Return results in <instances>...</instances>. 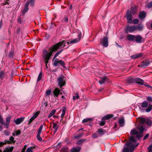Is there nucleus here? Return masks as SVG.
Instances as JSON below:
<instances>
[{"label":"nucleus","instance_id":"e2e57ef3","mask_svg":"<svg viewBox=\"0 0 152 152\" xmlns=\"http://www.w3.org/2000/svg\"><path fill=\"white\" fill-rule=\"evenodd\" d=\"M20 131L19 130H18L15 132V134L16 135H18L20 134Z\"/></svg>","mask_w":152,"mask_h":152},{"label":"nucleus","instance_id":"2eb2a0df","mask_svg":"<svg viewBox=\"0 0 152 152\" xmlns=\"http://www.w3.org/2000/svg\"><path fill=\"white\" fill-rule=\"evenodd\" d=\"M11 118V115L8 116L6 118V124H5L7 129H8L9 127V125L10 123V121Z\"/></svg>","mask_w":152,"mask_h":152},{"label":"nucleus","instance_id":"79ce46f5","mask_svg":"<svg viewBox=\"0 0 152 152\" xmlns=\"http://www.w3.org/2000/svg\"><path fill=\"white\" fill-rule=\"evenodd\" d=\"M40 134H41L37 133V140L40 141H42V138L40 137Z\"/></svg>","mask_w":152,"mask_h":152},{"label":"nucleus","instance_id":"a878e982","mask_svg":"<svg viewBox=\"0 0 152 152\" xmlns=\"http://www.w3.org/2000/svg\"><path fill=\"white\" fill-rule=\"evenodd\" d=\"M66 110V108L65 107H62V113L61 115V118H62L64 117V116L65 114Z\"/></svg>","mask_w":152,"mask_h":152},{"label":"nucleus","instance_id":"4468645a","mask_svg":"<svg viewBox=\"0 0 152 152\" xmlns=\"http://www.w3.org/2000/svg\"><path fill=\"white\" fill-rule=\"evenodd\" d=\"M136 82L135 83H137L138 84L144 85L145 86V84H146V83H145L144 81L142 79L139 78H135Z\"/></svg>","mask_w":152,"mask_h":152},{"label":"nucleus","instance_id":"a19ab883","mask_svg":"<svg viewBox=\"0 0 152 152\" xmlns=\"http://www.w3.org/2000/svg\"><path fill=\"white\" fill-rule=\"evenodd\" d=\"M105 120L102 118V121L99 124V125L101 126H103L105 125Z\"/></svg>","mask_w":152,"mask_h":152},{"label":"nucleus","instance_id":"ddd939ff","mask_svg":"<svg viewBox=\"0 0 152 152\" xmlns=\"http://www.w3.org/2000/svg\"><path fill=\"white\" fill-rule=\"evenodd\" d=\"M25 117H22L20 118H17L16 120L14 119V122L16 125H19L21 123L24 121Z\"/></svg>","mask_w":152,"mask_h":152},{"label":"nucleus","instance_id":"f3484780","mask_svg":"<svg viewBox=\"0 0 152 152\" xmlns=\"http://www.w3.org/2000/svg\"><path fill=\"white\" fill-rule=\"evenodd\" d=\"M143 56V54L142 53H139L137 54L133 55L131 56V58L132 59H136L138 58L141 57Z\"/></svg>","mask_w":152,"mask_h":152},{"label":"nucleus","instance_id":"39448f33","mask_svg":"<svg viewBox=\"0 0 152 152\" xmlns=\"http://www.w3.org/2000/svg\"><path fill=\"white\" fill-rule=\"evenodd\" d=\"M135 12L128 10L125 17L126 18L128 23H132L133 15L135 14Z\"/></svg>","mask_w":152,"mask_h":152},{"label":"nucleus","instance_id":"3c124183","mask_svg":"<svg viewBox=\"0 0 152 152\" xmlns=\"http://www.w3.org/2000/svg\"><path fill=\"white\" fill-rule=\"evenodd\" d=\"M147 100L149 102H152V97L151 96H148L147 98Z\"/></svg>","mask_w":152,"mask_h":152},{"label":"nucleus","instance_id":"7ed1b4c3","mask_svg":"<svg viewBox=\"0 0 152 152\" xmlns=\"http://www.w3.org/2000/svg\"><path fill=\"white\" fill-rule=\"evenodd\" d=\"M141 106L140 108L141 110H145L147 113L150 112L152 109V105L151 104H148L147 101H144L141 103Z\"/></svg>","mask_w":152,"mask_h":152},{"label":"nucleus","instance_id":"a18cd8bd","mask_svg":"<svg viewBox=\"0 0 152 152\" xmlns=\"http://www.w3.org/2000/svg\"><path fill=\"white\" fill-rule=\"evenodd\" d=\"M10 0H4V2L2 3L1 4L2 5H4L6 4H9V3L8 2Z\"/></svg>","mask_w":152,"mask_h":152},{"label":"nucleus","instance_id":"f704fd0d","mask_svg":"<svg viewBox=\"0 0 152 152\" xmlns=\"http://www.w3.org/2000/svg\"><path fill=\"white\" fill-rule=\"evenodd\" d=\"M4 72L3 71H1L0 72V78L1 80L3 79V77L5 76Z\"/></svg>","mask_w":152,"mask_h":152},{"label":"nucleus","instance_id":"bb28decb","mask_svg":"<svg viewBox=\"0 0 152 152\" xmlns=\"http://www.w3.org/2000/svg\"><path fill=\"white\" fill-rule=\"evenodd\" d=\"M136 80L135 78H129L127 80V82L129 83H135Z\"/></svg>","mask_w":152,"mask_h":152},{"label":"nucleus","instance_id":"58836bf2","mask_svg":"<svg viewBox=\"0 0 152 152\" xmlns=\"http://www.w3.org/2000/svg\"><path fill=\"white\" fill-rule=\"evenodd\" d=\"M97 132H98L100 134L102 135L103 134V130L101 128L99 129Z\"/></svg>","mask_w":152,"mask_h":152},{"label":"nucleus","instance_id":"774afa93","mask_svg":"<svg viewBox=\"0 0 152 152\" xmlns=\"http://www.w3.org/2000/svg\"><path fill=\"white\" fill-rule=\"evenodd\" d=\"M56 112V110H52L51 111L50 113L51 114L53 115L55 114Z\"/></svg>","mask_w":152,"mask_h":152},{"label":"nucleus","instance_id":"13d9d810","mask_svg":"<svg viewBox=\"0 0 152 152\" xmlns=\"http://www.w3.org/2000/svg\"><path fill=\"white\" fill-rule=\"evenodd\" d=\"M51 91L50 90H49L46 91V94L47 95H50V94Z\"/></svg>","mask_w":152,"mask_h":152},{"label":"nucleus","instance_id":"72a5a7b5","mask_svg":"<svg viewBox=\"0 0 152 152\" xmlns=\"http://www.w3.org/2000/svg\"><path fill=\"white\" fill-rule=\"evenodd\" d=\"M86 140L85 139H80L78 140L77 142V144L78 145H80L82 144V143L85 142Z\"/></svg>","mask_w":152,"mask_h":152},{"label":"nucleus","instance_id":"dca6fc26","mask_svg":"<svg viewBox=\"0 0 152 152\" xmlns=\"http://www.w3.org/2000/svg\"><path fill=\"white\" fill-rule=\"evenodd\" d=\"M60 90L58 88H56L53 91V95L56 97H58L59 94H61V93H60Z\"/></svg>","mask_w":152,"mask_h":152},{"label":"nucleus","instance_id":"338daca9","mask_svg":"<svg viewBox=\"0 0 152 152\" xmlns=\"http://www.w3.org/2000/svg\"><path fill=\"white\" fill-rule=\"evenodd\" d=\"M149 134H146L143 138V140H145L149 136Z\"/></svg>","mask_w":152,"mask_h":152},{"label":"nucleus","instance_id":"0e129e2a","mask_svg":"<svg viewBox=\"0 0 152 152\" xmlns=\"http://www.w3.org/2000/svg\"><path fill=\"white\" fill-rule=\"evenodd\" d=\"M3 25L2 20H0V29L2 27Z\"/></svg>","mask_w":152,"mask_h":152},{"label":"nucleus","instance_id":"e433bc0d","mask_svg":"<svg viewBox=\"0 0 152 152\" xmlns=\"http://www.w3.org/2000/svg\"><path fill=\"white\" fill-rule=\"evenodd\" d=\"M59 64L61 65L64 68L66 67L65 62L62 60H61L59 61Z\"/></svg>","mask_w":152,"mask_h":152},{"label":"nucleus","instance_id":"c03bdc74","mask_svg":"<svg viewBox=\"0 0 152 152\" xmlns=\"http://www.w3.org/2000/svg\"><path fill=\"white\" fill-rule=\"evenodd\" d=\"M39 111L37 112L36 113H35L33 115V116H32L33 117L34 119H35V118H36L39 114Z\"/></svg>","mask_w":152,"mask_h":152},{"label":"nucleus","instance_id":"1a4fd4ad","mask_svg":"<svg viewBox=\"0 0 152 152\" xmlns=\"http://www.w3.org/2000/svg\"><path fill=\"white\" fill-rule=\"evenodd\" d=\"M100 44L104 47H107L108 45V38L107 37H104L100 42Z\"/></svg>","mask_w":152,"mask_h":152},{"label":"nucleus","instance_id":"49530a36","mask_svg":"<svg viewBox=\"0 0 152 152\" xmlns=\"http://www.w3.org/2000/svg\"><path fill=\"white\" fill-rule=\"evenodd\" d=\"M139 20L137 19H134L133 21L132 20V23L134 24H137L138 23Z\"/></svg>","mask_w":152,"mask_h":152},{"label":"nucleus","instance_id":"2f4dec72","mask_svg":"<svg viewBox=\"0 0 152 152\" xmlns=\"http://www.w3.org/2000/svg\"><path fill=\"white\" fill-rule=\"evenodd\" d=\"M14 138L12 136H11L10 138V141L8 140V141L10 142L9 143H7V144H10L12 142L15 143L16 141L14 140Z\"/></svg>","mask_w":152,"mask_h":152},{"label":"nucleus","instance_id":"603ef678","mask_svg":"<svg viewBox=\"0 0 152 152\" xmlns=\"http://www.w3.org/2000/svg\"><path fill=\"white\" fill-rule=\"evenodd\" d=\"M53 129H56V128H58V126H57V124L55 122L53 123Z\"/></svg>","mask_w":152,"mask_h":152},{"label":"nucleus","instance_id":"6e6d98bb","mask_svg":"<svg viewBox=\"0 0 152 152\" xmlns=\"http://www.w3.org/2000/svg\"><path fill=\"white\" fill-rule=\"evenodd\" d=\"M34 119V118L32 117L29 119L28 124L29 125L31 124L33 120Z\"/></svg>","mask_w":152,"mask_h":152},{"label":"nucleus","instance_id":"cd10ccee","mask_svg":"<svg viewBox=\"0 0 152 152\" xmlns=\"http://www.w3.org/2000/svg\"><path fill=\"white\" fill-rule=\"evenodd\" d=\"M92 121V119L91 118H87L84 119L82 121V122L85 123L88 122H91Z\"/></svg>","mask_w":152,"mask_h":152},{"label":"nucleus","instance_id":"c85d7f7f","mask_svg":"<svg viewBox=\"0 0 152 152\" xmlns=\"http://www.w3.org/2000/svg\"><path fill=\"white\" fill-rule=\"evenodd\" d=\"M119 123L121 126H123L124 125V118H121L119 120Z\"/></svg>","mask_w":152,"mask_h":152},{"label":"nucleus","instance_id":"680f3d73","mask_svg":"<svg viewBox=\"0 0 152 152\" xmlns=\"http://www.w3.org/2000/svg\"><path fill=\"white\" fill-rule=\"evenodd\" d=\"M4 133L6 135H8L10 134V132L7 130H5L4 131Z\"/></svg>","mask_w":152,"mask_h":152},{"label":"nucleus","instance_id":"b1692460","mask_svg":"<svg viewBox=\"0 0 152 152\" xmlns=\"http://www.w3.org/2000/svg\"><path fill=\"white\" fill-rule=\"evenodd\" d=\"M14 147L12 146L11 147H9L6 148L2 152L1 151V152H12L13 149Z\"/></svg>","mask_w":152,"mask_h":152},{"label":"nucleus","instance_id":"052dcab7","mask_svg":"<svg viewBox=\"0 0 152 152\" xmlns=\"http://www.w3.org/2000/svg\"><path fill=\"white\" fill-rule=\"evenodd\" d=\"M98 137V134L97 133H95L93 134L92 137L93 138H95L97 137Z\"/></svg>","mask_w":152,"mask_h":152},{"label":"nucleus","instance_id":"f8f14e48","mask_svg":"<svg viewBox=\"0 0 152 152\" xmlns=\"http://www.w3.org/2000/svg\"><path fill=\"white\" fill-rule=\"evenodd\" d=\"M150 63L149 61L147 60L144 61H143L142 64L141 65H138V66L144 68L145 67L148 66L149 64Z\"/></svg>","mask_w":152,"mask_h":152},{"label":"nucleus","instance_id":"4be33fe9","mask_svg":"<svg viewBox=\"0 0 152 152\" xmlns=\"http://www.w3.org/2000/svg\"><path fill=\"white\" fill-rule=\"evenodd\" d=\"M81 148L80 147L73 148L71 150V151L72 152H79L81 150Z\"/></svg>","mask_w":152,"mask_h":152},{"label":"nucleus","instance_id":"a211bd4d","mask_svg":"<svg viewBox=\"0 0 152 152\" xmlns=\"http://www.w3.org/2000/svg\"><path fill=\"white\" fill-rule=\"evenodd\" d=\"M127 38L128 40L133 41L135 40V36L132 34H129L127 35Z\"/></svg>","mask_w":152,"mask_h":152},{"label":"nucleus","instance_id":"423d86ee","mask_svg":"<svg viewBox=\"0 0 152 152\" xmlns=\"http://www.w3.org/2000/svg\"><path fill=\"white\" fill-rule=\"evenodd\" d=\"M81 33L80 32H79L77 35V38L71 40L69 42H67V43L69 45V44L72 45L78 42L81 39Z\"/></svg>","mask_w":152,"mask_h":152},{"label":"nucleus","instance_id":"412c9836","mask_svg":"<svg viewBox=\"0 0 152 152\" xmlns=\"http://www.w3.org/2000/svg\"><path fill=\"white\" fill-rule=\"evenodd\" d=\"M37 146L35 145L28 148L26 151V152H33V150L36 148Z\"/></svg>","mask_w":152,"mask_h":152},{"label":"nucleus","instance_id":"aec40b11","mask_svg":"<svg viewBox=\"0 0 152 152\" xmlns=\"http://www.w3.org/2000/svg\"><path fill=\"white\" fill-rule=\"evenodd\" d=\"M139 18L142 19L146 17V14L144 11L140 12L139 14Z\"/></svg>","mask_w":152,"mask_h":152},{"label":"nucleus","instance_id":"37998d69","mask_svg":"<svg viewBox=\"0 0 152 152\" xmlns=\"http://www.w3.org/2000/svg\"><path fill=\"white\" fill-rule=\"evenodd\" d=\"M42 72H41L38 75V77L37 78V82H38L39 81H40L41 80L42 77Z\"/></svg>","mask_w":152,"mask_h":152},{"label":"nucleus","instance_id":"09e8293b","mask_svg":"<svg viewBox=\"0 0 152 152\" xmlns=\"http://www.w3.org/2000/svg\"><path fill=\"white\" fill-rule=\"evenodd\" d=\"M18 22V23L21 24L23 22L21 20V17L20 16H19L17 19Z\"/></svg>","mask_w":152,"mask_h":152},{"label":"nucleus","instance_id":"de8ad7c7","mask_svg":"<svg viewBox=\"0 0 152 152\" xmlns=\"http://www.w3.org/2000/svg\"><path fill=\"white\" fill-rule=\"evenodd\" d=\"M28 1L29 2V4H30V6L31 7H33L34 5V4L35 1H31L30 0H28L27 1Z\"/></svg>","mask_w":152,"mask_h":152},{"label":"nucleus","instance_id":"8fccbe9b","mask_svg":"<svg viewBox=\"0 0 152 152\" xmlns=\"http://www.w3.org/2000/svg\"><path fill=\"white\" fill-rule=\"evenodd\" d=\"M83 135L82 134H79L77 135L74 136V138L75 139L78 138L79 137H81Z\"/></svg>","mask_w":152,"mask_h":152},{"label":"nucleus","instance_id":"c9c22d12","mask_svg":"<svg viewBox=\"0 0 152 152\" xmlns=\"http://www.w3.org/2000/svg\"><path fill=\"white\" fill-rule=\"evenodd\" d=\"M63 50H61L58 52L57 53H56L54 57L53 58V61L55 58H56V57L58 56V55L61 53V52Z\"/></svg>","mask_w":152,"mask_h":152},{"label":"nucleus","instance_id":"9b49d317","mask_svg":"<svg viewBox=\"0 0 152 152\" xmlns=\"http://www.w3.org/2000/svg\"><path fill=\"white\" fill-rule=\"evenodd\" d=\"M29 4V1H27L26 4L24 5V8L22 11L23 15H24L25 13L28 11V6Z\"/></svg>","mask_w":152,"mask_h":152},{"label":"nucleus","instance_id":"473e14b6","mask_svg":"<svg viewBox=\"0 0 152 152\" xmlns=\"http://www.w3.org/2000/svg\"><path fill=\"white\" fill-rule=\"evenodd\" d=\"M136 142V141L135 138L133 136H131L130 138L129 141L128 142H131L132 143V142Z\"/></svg>","mask_w":152,"mask_h":152},{"label":"nucleus","instance_id":"5701e85b","mask_svg":"<svg viewBox=\"0 0 152 152\" xmlns=\"http://www.w3.org/2000/svg\"><path fill=\"white\" fill-rule=\"evenodd\" d=\"M142 39V37L138 35L136 37L135 36V41L137 42L140 43Z\"/></svg>","mask_w":152,"mask_h":152},{"label":"nucleus","instance_id":"bf43d9fd","mask_svg":"<svg viewBox=\"0 0 152 152\" xmlns=\"http://www.w3.org/2000/svg\"><path fill=\"white\" fill-rule=\"evenodd\" d=\"M20 27H18L16 29V32L18 34H19L20 32Z\"/></svg>","mask_w":152,"mask_h":152},{"label":"nucleus","instance_id":"f03ea898","mask_svg":"<svg viewBox=\"0 0 152 152\" xmlns=\"http://www.w3.org/2000/svg\"><path fill=\"white\" fill-rule=\"evenodd\" d=\"M138 129L139 131V132L136 130L134 129L131 130V133L133 135H136L137 138L139 139L142 137V134L145 129V127L142 126L138 127Z\"/></svg>","mask_w":152,"mask_h":152},{"label":"nucleus","instance_id":"6ab92c4d","mask_svg":"<svg viewBox=\"0 0 152 152\" xmlns=\"http://www.w3.org/2000/svg\"><path fill=\"white\" fill-rule=\"evenodd\" d=\"M108 78L106 77H104L101 79L100 80H99V82L100 84L104 83L106 81L108 80Z\"/></svg>","mask_w":152,"mask_h":152},{"label":"nucleus","instance_id":"393cba45","mask_svg":"<svg viewBox=\"0 0 152 152\" xmlns=\"http://www.w3.org/2000/svg\"><path fill=\"white\" fill-rule=\"evenodd\" d=\"M113 116V114H108L104 116L102 118L105 120L111 118Z\"/></svg>","mask_w":152,"mask_h":152},{"label":"nucleus","instance_id":"ea45409f","mask_svg":"<svg viewBox=\"0 0 152 152\" xmlns=\"http://www.w3.org/2000/svg\"><path fill=\"white\" fill-rule=\"evenodd\" d=\"M43 127V125H41L38 130V133L41 134Z\"/></svg>","mask_w":152,"mask_h":152},{"label":"nucleus","instance_id":"4d7b16f0","mask_svg":"<svg viewBox=\"0 0 152 152\" xmlns=\"http://www.w3.org/2000/svg\"><path fill=\"white\" fill-rule=\"evenodd\" d=\"M79 98V96L78 94H77L76 96H74L73 97V99L74 100L75 99H77Z\"/></svg>","mask_w":152,"mask_h":152},{"label":"nucleus","instance_id":"69168bd1","mask_svg":"<svg viewBox=\"0 0 152 152\" xmlns=\"http://www.w3.org/2000/svg\"><path fill=\"white\" fill-rule=\"evenodd\" d=\"M145 86L150 88L152 90V87L151 86L147 84V83H146V84H145Z\"/></svg>","mask_w":152,"mask_h":152},{"label":"nucleus","instance_id":"20e7f679","mask_svg":"<svg viewBox=\"0 0 152 152\" xmlns=\"http://www.w3.org/2000/svg\"><path fill=\"white\" fill-rule=\"evenodd\" d=\"M125 145L127 147H124L123 152H132L134 151L138 145L136 146L134 145L133 143L131 142H127L125 144Z\"/></svg>","mask_w":152,"mask_h":152},{"label":"nucleus","instance_id":"0eeeda50","mask_svg":"<svg viewBox=\"0 0 152 152\" xmlns=\"http://www.w3.org/2000/svg\"><path fill=\"white\" fill-rule=\"evenodd\" d=\"M140 123L141 124H146L148 126L151 127L152 125V121L149 119L141 118L140 120Z\"/></svg>","mask_w":152,"mask_h":152},{"label":"nucleus","instance_id":"f257e3e1","mask_svg":"<svg viewBox=\"0 0 152 152\" xmlns=\"http://www.w3.org/2000/svg\"><path fill=\"white\" fill-rule=\"evenodd\" d=\"M66 41L63 40L59 42L49 48L48 51L46 49H44L42 51V56L45 60L46 66L48 62V61L52 55L53 52L57 50L58 49L64 48L65 46Z\"/></svg>","mask_w":152,"mask_h":152},{"label":"nucleus","instance_id":"864d4df0","mask_svg":"<svg viewBox=\"0 0 152 152\" xmlns=\"http://www.w3.org/2000/svg\"><path fill=\"white\" fill-rule=\"evenodd\" d=\"M148 152H152V145H150L148 148Z\"/></svg>","mask_w":152,"mask_h":152},{"label":"nucleus","instance_id":"7c9ffc66","mask_svg":"<svg viewBox=\"0 0 152 152\" xmlns=\"http://www.w3.org/2000/svg\"><path fill=\"white\" fill-rule=\"evenodd\" d=\"M143 28V26L142 25L139 24L136 26V30L141 31Z\"/></svg>","mask_w":152,"mask_h":152},{"label":"nucleus","instance_id":"6e6552de","mask_svg":"<svg viewBox=\"0 0 152 152\" xmlns=\"http://www.w3.org/2000/svg\"><path fill=\"white\" fill-rule=\"evenodd\" d=\"M64 77L63 75L59 77L58 78V85L60 86V88H61L65 85V81L64 80Z\"/></svg>","mask_w":152,"mask_h":152},{"label":"nucleus","instance_id":"4c0bfd02","mask_svg":"<svg viewBox=\"0 0 152 152\" xmlns=\"http://www.w3.org/2000/svg\"><path fill=\"white\" fill-rule=\"evenodd\" d=\"M59 64V61H58L57 59H56L53 64V65L54 66H59L58 64Z\"/></svg>","mask_w":152,"mask_h":152},{"label":"nucleus","instance_id":"c756f323","mask_svg":"<svg viewBox=\"0 0 152 152\" xmlns=\"http://www.w3.org/2000/svg\"><path fill=\"white\" fill-rule=\"evenodd\" d=\"M10 142L8 141V140H5L4 142H1L0 141V147H2L4 145H6L7 143H9Z\"/></svg>","mask_w":152,"mask_h":152},{"label":"nucleus","instance_id":"9d476101","mask_svg":"<svg viewBox=\"0 0 152 152\" xmlns=\"http://www.w3.org/2000/svg\"><path fill=\"white\" fill-rule=\"evenodd\" d=\"M136 30H137L136 29V26L135 25H133L131 26H128L126 27V31L129 32H132Z\"/></svg>","mask_w":152,"mask_h":152},{"label":"nucleus","instance_id":"5fc2aeb1","mask_svg":"<svg viewBox=\"0 0 152 152\" xmlns=\"http://www.w3.org/2000/svg\"><path fill=\"white\" fill-rule=\"evenodd\" d=\"M147 7L149 8H150L152 7V2H150L147 5Z\"/></svg>","mask_w":152,"mask_h":152}]
</instances>
